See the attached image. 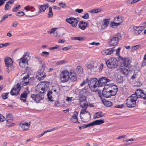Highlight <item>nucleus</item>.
Returning <instances> with one entry per match:
<instances>
[{"label": "nucleus", "instance_id": "obj_20", "mask_svg": "<svg viewBox=\"0 0 146 146\" xmlns=\"http://www.w3.org/2000/svg\"><path fill=\"white\" fill-rule=\"evenodd\" d=\"M114 48H110L103 50L102 52V54L106 56L110 55L115 51V50H114Z\"/></svg>", "mask_w": 146, "mask_h": 146}, {"label": "nucleus", "instance_id": "obj_6", "mask_svg": "<svg viewBox=\"0 0 146 146\" xmlns=\"http://www.w3.org/2000/svg\"><path fill=\"white\" fill-rule=\"evenodd\" d=\"M42 67L38 72V74L36 76V78L39 80H41L44 79L46 76L45 74L43 73L45 68L44 64H42Z\"/></svg>", "mask_w": 146, "mask_h": 146}, {"label": "nucleus", "instance_id": "obj_31", "mask_svg": "<svg viewBox=\"0 0 146 146\" xmlns=\"http://www.w3.org/2000/svg\"><path fill=\"white\" fill-rule=\"evenodd\" d=\"M40 87L41 88L40 90L42 91L40 92V93L41 94L44 93L45 91H46L48 89L47 86L45 84L41 85Z\"/></svg>", "mask_w": 146, "mask_h": 146}, {"label": "nucleus", "instance_id": "obj_27", "mask_svg": "<svg viewBox=\"0 0 146 146\" xmlns=\"http://www.w3.org/2000/svg\"><path fill=\"white\" fill-rule=\"evenodd\" d=\"M28 60L25 59L23 57L20 59L19 61V65L22 68L25 67V64L28 63Z\"/></svg>", "mask_w": 146, "mask_h": 146}, {"label": "nucleus", "instance_id": "obj_56", "mask_svg": "<svg viewBox=\"0 0 146 146\" xmlns=\"http://www.w3.org/2000/svg\"><path fill=\"white\" fill-rule=\"evenodd\" d=\"M121 49V48L120 47L119 48L117 49L116 50V55H117L118 56V58L119 59V56H120L119 55V52L120 50Z\"/></svg>", "mask_w": 146, "mask_h": 146}, {"label": "nucleus", "instance_id": "obj_62", "mask_svg": "<svg viewBox=\"0 0 146 146\" xmlns=\"http://www.w3.org/2000/svg\"><path fill=\"white\" fill-rule=\"evenodd\" d=\"M57 129V128L54 127L52 129H48L47 130L45 131V133H46L47 132H50L54 131L55 130H56Z\"/></svg>", "mask_w": 146, "mask_h": 146}, {"label": "nucleus", "instance_id": "obj_4", "mask_svg": "<svg viewBox=\"0 0 146 146\" xmlns=\"http://www.w3.org/2000/svg\"><path fill=\"white\" fill-rule=\"evenodd\" d=\"M107 66L111 69H114L117 68L118 65V61L114 58H110L106 62Z\"/></svg>", "mask_w": 146, "mask_h": 146}, {"label": "nucleus", "instance_id": "obj_42", "mask_svg": "<svg viewBox=\"0 0 146 146\" xmlns=\"http://www.w3.org/2000/svg\"><path fill=\"white\" fill-rule=\"evenodd\" d=\"M6 120H13V117L11 114H9L6 115Z\"/></svg>", "mask_w": 146, "mask_h": 146}, {"label": "nucleus", "instance_id": "obj_26", "mask_svg": "<svg viewBox=\"0 0 146 146\" xmlns=\"http://www.w3.org/2000/svg\"><path fill=\"white\" fill-rule=\"evenodd\" d=\"M21 127L23 130H27L29 129L30 126V123L25 122L21 123Z\"/></svg>", "mask_w": 146, "mask_h": 146}, {"label": "nucleus", "instance_id": "obj_10", "mask_svg": "<svg viewBox=\"0 0 146 146\" xmlns=\"http://www.w3.org/2000/svg\"><path fill=\"white\" fill-rule=\"evenodd\" d=\"M31 97L36 103H39L44 98V96L40 93L38 94H32L31 95Z\"/></svg>", "mask_w": 146, "mask_h": 146}, {"label": "nucleus", "instance_id": "obj_9", "mask_svg": "<svg viewBox=\"0 0 146 146\" xmlns=\"http://www.w3.org/2000/svg\"><path fill=\"white\" fill-rule=\"evenodd\" d=\"M86 97L84 95L81 96L79 99L80 107L82 108H87L88 103L86 101Z\"/></svg>", "mask_w": 146, "mask_h": 146}, {"label": "nucleus", "instance_id": "obj_29", "mask_svg": "<svg viewBox=\"0 0 146 146\" xmlns=\"http://www.w3.org/2000/svg\"><path fill=\"white\" fill-rule=\"evenodd\" d=\"M110 19V18H105L104 19L103 21V24L102 27L104 28H106L108 26V25L109 24V22Z\"/></svg>", "mask_w": 146, "mask_h": 146}, {"label": "nucleus", "instance_id": "obj_48", "mask_svg": "<svg viewBox=\"0 0 146 146\" xmlns=\"http://www.w3.org/2000/svg\"><path fill=\"white\" fill-rule=\"evenodd\" d=\"M84 39V38L81 37H74L72 38V39L82 40Z\"/></svg>", "mask_w": 146, "mask_h": 146}, {"label": "nucleus", "instance_id": "obj_41", "mask_svg": "<svg viewBox=\"0 0 146 146\" xmlns=\"http://www.w3.org/2000/svg\"><path fill=\"white\" fill-rule=\"evenodd\" d=\"M70 75L71 76L70 78V80L72 82H74L76 80V77L75 75H72L71 72H70Z\"/></svg>", "mask_w": 146, "mask_h": 146}, {"label": "nucleus", "instance_id": "obj_24", "mask_svg": "<svg viewBox=\"0 0 146 146\" xmlns=\"http://www.w3.org/2000/svg\"><path fill=\"white\" fill-rule=\"evenodd\" d=\"M104 122L105 121L103 120L102 119H99L93 121L90 123L91 126H92L96 125H101L104 123Z\"/></svg>", "mask_w": 146, "mask_h": 146}, {"label": "nucleus", "instance_id": "obj_19", "mask_svg": "<svg viewBox=\"0 0 146 146\" xmlns=\"http://www.w3.org/2000/svg\"><path fill=\"white\" fill-rule=\"evenodd\" d=\"M31 83L30 80L29 75L24 76L23 78V81L21 82V84H22L23 86H26Z\"/></svg>", "mask_w": 146, "mask_h": 146}, {"label": "nucleus", "instance_id": "obj_16", "mask_svg": "<svg viewBox=\"0 0 146 146\" xmlns=\"http://www.w3.org/2000/svg\"><path fill=\"white\" fill-rule=\"evenodd\" d=\"M5 62L6 67L8 68H13V66L12 65L13 61L11 58L9 57L6 58L5 59Z\"/></svg>", "mask_w": 146, "mask_h": 146}, {"label": "nucleus", "instance_id": "obj_63", "mask_svg": "<svg viewBox=\"0 0 146 146\" xmlns=\"http://www.w3.org/2000/svg\"><path fill=\"white\" fill-rule=\"evenodd\" d=\"M76 70L77 71H78L79 73L80 72H81L82 71L83 69L80 66H78L77 67Z\"/></svg>", "mask_w": 146, "mask_h": 146}, {"label": "nucleus", "instance_id": "obj_21", "mask_svg": "<svg viewBox=\"0 0 146 146\" xmlns=\"http://www.w3.org/2000/svg\"><path fill=\"white\" fill-rule=\"evenodd\" d=\"M126 105L129 108H132L134 107L136 104V102L134 101L127 99L126 100Z\"/></svg>", "mask_w": 146, "mask_h": 146}, {"label": "nucleus", "instance_id": "obj_35", "mask_svg": "<svg viewBox=\"0 0 146 146\" xmlns=\"http://www.w3.org/2000/svg\"><path fill=\"white\" fill-rule=\"evenodd\" d=\"M102 11L101 8H98L91 10L89 12L91 13H97L100 12Z\"/></svg>", "mask_w": 146, "mask_h": 146}, {"label": "nucleus", "instance_id": "obj_60", "mask_svg": "<svg viewBox=\"0 0 146 146\" xmlns=\"http://www.w3.org/2000/svg\"><path fill=\"white\" fill-rule=\"evenodd\" d=\"M83 10L82 9H77L75 10V12L80 13L83 12Z\"/></svg>", "mask_w": 146, "mask_h": 146}, {"label": "nucleus", "instance_id": "obj_61", "mask_svg": "<svg viewBox=\"0 0 146 146\" xmlns=\"http://www.w3.org/2000/svg\"><path fill=\"white\" fill-rule=\"evenodd\" d=\"M5 117L1 114H0V121L3 122L5 120Z\"/></svg>", "mask_w": 146, "mask_h": 146}, {"label": "nucleus", "instance_id": "obj_7", "mask_svg": "<svg viewBox=\"0 0 146 146\" xmlns=\"http://www.w3.org/2000/svg\"><path fill=\"white\" fill-rule=\"evenodd\" d=\"M99 82V87L102 86L103 85H104L105 87H106L107 86H110L109 84L110 80L107 78L106 77H103L100 78L99 80L98 81Z\"/></svg>", "mask_w": 146, "mask_h": 146}, {"label": "nucleus", "instance_id": "obj_37", "mask_svg": "<svg viewBox=\"0 0 146 146\" xmlns=\"http://www.w3.org/2000/svg\"><path fill=\"white\" fill-rule=\"evenodd\" d=\"M104 105L107 107H109L112 105V103L108 101H105L103 102Z\"/></svg>", "mask_w": 146, "mask_h": 146}, {"label": "nucleus", "instance_id": "obj_28", "mask_svg": "<svg viewBox=\"0 0 146 146\" xmlns=\"http://www.w3.org/2000/svg\"><path fill=\"white\" fill-rule=\"evenodd\" d=\"M123 20V18L121 16H118L114 18V21L116 22L119 23L120 25Z\"/></svg>", "mask_w": 146, "mask_h": 146}, {"label": "nucleus", "instance_id": "obj_33", "mask_svg": "<svg viewBox=\"0 0 146 146\" xmlns=\"http://www.w3.org/2000/svg\"><path fill=\"white\" fill-rule=\"evenodd\" d=\"M103 115L101 111L96 112L94 116V119H97L103 117Z\"/></svg>", "mask_w": 146, "mask_h": 146}, {"label": "nucleus", "instance_id": "obj_25", "mask_svg": "<svg viewBox=\"0 0 146 146\" xmlns=\"http://www.w3.org/2000/svg\"><path fill=\"white\" fill-rule=\"evenodd\" d=\"M29 93L28 91H25L21 95L20 99L22 102H26V98Z\"/></svg>", "mask_w": 146, "mask_h": 146}, {"label": "nucleus", "instance_id": "obj_15", "mask_svg": "<svg viewBox=\"0 0 146 146\" xmlns=\"http://www.w3.org/2000/svg\"><path fill=\"white\" fill-rule=\"evenodd\" d=\"M118 38L117 36H113L109 42V44L110 46H115L117 44L118 42Z\"/></svg>", "mask_w": 146, "mask_h": 146}, {"label": "nucleus", "instance_id": "obj_50", "mask_svg": "<svg viewBox=\"0 0 146 146\" xmlns=\"http://www.w3.org/2000/svg\"><path fill=\"white\" fill-rule=\"evenodd\" d=\"M140 46V45L138 44L132 47L131 48V51H132L139 48Z\"/></svg>", "mask_w": 146, "mask_h": 146}, {"label": "nucleus", "instance_id": "obj_23", "mask_svg": "<svg viewBox=\"0 0 146 146\" xmlns=\"http://www.w3.org/2000/svg\"><path fill=\"white\" fill-rule=\"evenodd\" d=\"M88 24L86 22L80 21L78 25V28L82 30H84L87 27Z\"/></svg>", "mask_w": 146, "mask_h": 146}, {"label": "nucleus", "instance_id": "obj_13", "mask_svg": "<svg viewBox=\"0 0 146 146\" xmlns=\"http://www.w3.org/2000/svg\"><path fill=\"white\" fill-rule=\"evenodd\" d=\"M21 90V87L19 84H17L12 89L11 91V94L13 96H17L18 94Z\"/></svg>", "mask_w": 146, "mask_h": 146}, {"label": "nucleus", "instance_id": "obj_14", "mask_svg": "<svg viewBox=\"0 0 146 146\" xmlns=\"http://www.w3.org/2000/svg\"><path fill=\"white\" fill-rule=\"evenodd\" d=\"M135 94H136L137 97L146 99V94L144 93L143 90L142 89H137L135 91Z\"/></svg>", "mask_w": 146, "mask_h": 146}, {"label": "nucleus", "instance_id": "obj_38", "mask_svg": "<svg viewBox=\"0 0 146 146\" xmlns=\"http://www.w3.org/2000/svg\"><path fill=\"white\" fill-rule=\"evenodd\" d=\"M123 77L122 76L118 75L116 79V81L117 83H120L123 81Z\"/></svg>", "mask_w": 146, "mask_h": 146}, {"label": "nucleus", "instance_id": "obj_1", "mask_svg": "<svg viewBox=\"0 0 146 146\" xmlns=\"http://www.w3.org/2000/svg\"><path fill=\"white\" fill-rule=\"evenodd\" d=\"M114 87L115 88H111V86H109L108 88L107 87V86L104 87L102 92L103 96L108 98L111 97L112 96L115 95L117 91V88L116 86Z\"/></svg>", "mask_w": 146, "mask_h": 146}, {"label": "nucleus", "instance_id": "obj_53", "mask_svg": "<svg viewBox=\"0 0 146 146\" xmlns=\"http://www.w3.org/2000/svg\"><path fill=\"white\" fill-rule=\"evenodd\" d=\"M57 29V28H53L51 29L50 31L48 32V33H50V34H52L54 33L56 31Z\"/></svg>", "mask_w": 146, "mask_h": 146}, {"label": "nucleus", "instance_id": "obj_64", "mask_svg": "<svg viewBox=\"0 0 146 146\" xmlns=\"http://www.w3.org/2000/svg\"><path fill=\"white\" fill-rule=\"evenodd\" d=\"M31 7V6L30 5L27 6L24 8V9H25L27 11H30Z\"/></svg>", "mask_w": 146, "mask_h": 146}, {"label": "nucleus", "instance_id": "obj_58", "mask_svg": "<svg viewBox=\"0 0 146 146\" xmlns=\"http://www.w3.org/2000/svg\"><path fill=\"white\" fill-rule=\"evenodd\" d=\"M65 61L64 60H61L56 62V64L57 65H61L65 63Z\"/></svg>", "mask_w": 146, "mask_h": 146}, {"label": "nucleus", "instance_id": "obj_5", "mask_svg": "<svg viewBox=\"0 0 146 146\" xmlns=\"http://www.w3.org/2000/svg\"><path fill=\"white\" fill-rule=\"evenodd\" d=\"M70 73L66 70L61 72L60 77L61 81L63 83L68 81L70 78Z\"/></svg>", "mask_w": 146, "mask_h": 146}, {"label": "nucleus", "instance_id": "obj_49", "mask_svg": "<svg viewBox=\"0 0 146 146\" xmlns=\"http://www.w3.org/2000/svg\"><path fill=\"white\" fill-rule=\"evenodd\" d=\"M9 93H4L1 95L2 98L4 99H6L8 98V95Z\"/></svg>", "mask_w": 146, "mask_h": 146}, {"label": "nucleus", "instance_id": "obj_3", "mask_svg": "<svg viewBox=\"0 0 146 146\" xmlns=\"http://www.w3.org/2000/svg\"><path fill=\"white\" fill-rule=\"evenodd\" d=\"M87 108H82L84 109L82 110L80 112V119L82 121L84 122H88L91 118L90 113L86 110Z\"/></svg>", "mask_w": 146, "mask_h": 146}, {"label": "nucleus", "instance_id": "obj_34", "mask_svg": "<svg viewBox=\"0 0 146 146\" xmlns=\"http://www.w3.org/2000/svg\"><path fill=\"white\" fill-rule=\"evenodd\" d=\"M137 96L136 95V94H133L131 95V96L128 98L127 99H129L133 101H135V102H136V101H137Z\"/></svg>", "mask_w": 146, "mask_h": 146}, {"label": "nucleus", "instance_id": "obj_52", "mask_svg": "<svg viewBox=\"0 0 146 146\" xmlns=\"http://www.w3.org/2000/svg\"><path fill=\"white\" fill-rule=\"evenodd\" d=\"M25 15V13L23 11H20L16 13V15L18 16H22Z\"/></svg>", "mask_w": 146, "mask_h": 146}, {"label": "nucleus", "instance_id": "obj_17", "mask_svg": "<svg viewBox=\"0 0 146 146\" xmlns=\"http://www.w3.org/2000/svg\"><path fill=\"white\" fill-rule=\"evenodd\" d=\"M119 71L121 72L123 74L125 75H128L129 73L131 71V69L127 67H121L119 69Z\"/></svg>", "mask_w": 146, "mask_h": 146}, {"label": "nucleus", "instance_id": "obj_46", "mask_svg": "<svg viewBox=\"0 0 146 146\" xmlns=\"http://www.w3.org/2000/svg\"><path fill=\"white\" fill-rule=\"evenodd\" d=\"M49 13L48 14V17H51L53 15V13L52 12V9L51 7H50L49 8Z\"/></svg>", "mask_w": 146, "mask_h": 146}, {"label": "nucleus", "instance_id": "obj_45", "mask_svg": "<svg viewBox=\"0 0 146 146\" xmlns=\"http://www.w3.org/2000/svg\"><path fill=\"white\" fill-rule=\"evenodd\" d=\"M52 92L51 91H49L48 92V94H47V96H48V98L49 100H50L51 101H53L52 100H51L52 97L50 95L52 94Z\"/></svg>", "mask_w": 146, "mask_h": 146}, {"label": "nucleus", "instance_id": "obj_8", "mask_svg": "<svg viewBox=\"0 0 146 146\" xmlns=\"http://www.w3.org/2000/svg\"><path fill=\"white\" fill-rule=\"evenodd\" d=\"M66 21L71 25L73 27H75L77 26L78 22V21L76 18L72 17L67 18L66 20Z\"/></svg>", "mask_w": 146, "mask_h": 146}, {"label": "nucleus", "instance_id": "obj_39", "mask_svg": "<svg viewBox=\"0 0 146 146\" xmlns=\"http://www.w3.org/2000/svg\"><path fill=\"white\" fill-rule=\"evenodd\" d=\"M7 122V126H13L15 124L13 123V121L6 120Z\"/></svg>", "mask_w": 146, "mask_h": 146}, {"label": "nucleus", "instance_id": "obj_11", "mask_svg": "<svg viewBox=\"0 0 146 146\" xmlns=\"http://www.w3.org/2000/svg\"><path fill=\"white\" fill-rule=\"evenodd\" d=\"M131 27L132 28L134 32L137 35H139L144 30V26H136L135 25H132Z\"/></svg>", "mask_w": 146, "mask_h": 146}, {"label": "nucleus", "instance_id": "obj_57", "mask_svg": "<svg viewBox=\"0 0 146 146\" xmlns=\"http://www.w3.org/2000/svg\"><path fill=\"white\" fill-rule=\"evenodd\" d=\"M89 81V80L88 78H87L86 80H84L83 81V82L81 83L80 84V86H84L86 83L87 82H88V81Z\"/></svg>", "mask_w": 146, "mask_h": 146}, {"label": "nucleus", "instance_id": "obj_2", "mask_svg": "<svg viewBox=\"0 0 146 146\" xmlns=\"http://www.w3.org/2000/svg\"><path fill=\"white\" fill-rule=\"evenodd\" d=\"M90 89L92 91L96 92L99 86L98 80L96 78H90L88 81Z\"/></svg>", "mask_w": 146, "mask_h": 146}, {"label": "nucleus", "instance_id": "obj_12", "mask_svg": "<svg viewBox=\"0 0 146 146\" xmlns=\"http://www.w3.org/2000/svg\"><path fill=\"white\" fill-rule=\"evenodd\" d=\"M119 60L125 67H127L131 62V60L127 58L119 56Z\"/></svg>", "mask_w": 146, "mask_h": 146}, {"label": "nucleus", "instance_id": "obj_36", "mask_svg": "<svg viewBox=\"0 0 146 146\" xmlns=\"http://www.w3.org/2000/svg\"><path fill=\"white\" fill-rule=\"evenodd\" d=\"M23 57H24L25 59H26L28 61H29L30 60L31 58L29 53L28 52H25Z\"/></svg>", "mask_w": 146, "mask_h": 146}, {"label": "nucleus", "instance_id": "obj_18", "mask_svg": "<svg viewBox=\"0 0 146 146\" xmlns=\"http://www.w3.org/2000/svg\"><path fill=\"white\" fill-rule=\"evenodd\" d=\"M86 67L88 71L90 72H95L97 71V66L95 65L94 64H88L87 65Z\"/></svg>", "mask_w": 146, "mask_h": 146}, {"label": "nucleus", "instance_id": "obj_32", "mask_svg": "<svg viewBox=\"0 0 146 146\" xmlns=\"http://www.w3.org/2000/svg\"><path fill=\"white\" fill-rule=\"evenodd\" d=\"M65 30L63 28H61L59 29L56 33L57 35H64L65 34Z\"/></svg>", "mask_w": 146, "mask_h": 146}, {"label": "nucleus", "instance_id": "obj_43", "mask_svg": "<svg viewBox=\"0 0 146 146\" xmlns=\"http://www.w3.org/2000/svg\"><path fill=\"white\" fill-rule=\"evenodd\" d=\"M91 125L90 123L87 124L86 125H84L81 126H79L78 128L80 130H81L82 129L86 128L89 127L91 126Z\"/></svg>", "mask_w": 146, "mask_h": 146}, {"label": "nucleus", "instance_id": "obj_40", "mask_svg": "<svg viewBox=\"0 0 146 146\" xmlns=\"http://www.w3.org/2000/svg\"><path fill=\"white\" fill-rule=\"evenodd\" d=\"M49 53L48 52L43 51L41 54V55L44 58H47L48 56Z\"/></svg>", "mask_w": 146, "mask_h": 146}, {"label": "nucleus", "instance_id": "obj_44", "mask_svg": "<svg viewBox=\"0 0 146 146\" xmlns=\"http://www.w3.org/2000/svg\"><path fill=\"white\" fill-rule=\"evenodd\" d=\"M119 25V23H117L114 21L111 22L110 25V26L111 27L117 26Z\"/></svg>", "mask_w": 146, "mask_h": 146}, {"label": "nucleus", "instance_id": "obj_54", "mask_svg": "<svg viewBox=\"0 0 146 146\" xmlns=\"http://www.w3.org/2000/svg\"><path fill=\"white\" fill-rule=\"evenodd\" d=\"M8 15H4L2 17L0 21V23H1L3 21H4L5 19L8 18Z\"/></svg>", "mask_w": 146, "mask_h": 146}, {"label": "nucleus", "instance_id": "obj_22", "mask_svg": "<svg viewBox=\"0 0 146 146\" xmlns=\"http://www.w3.org/2000/svg\"><path fill=\"white\" fill-rule=\"evenodd\" d=\"M78 112L75 111L74 112V114L72 117L71 119L72 122L77 123H80L78 119Z\"/></svg>", "mask_w": 146, "mask_h": 146}, {"label": "nucleus", "instance_id": "obj_55", "mask_svg": "<svg viewBox=\"0 0 146 146\" xmlns=\"http://www.w3.org/2000/svg\"><path fill=\"white\" fill-rule=\"evenodd\" d=\"M89 14L87 13H85L84 15L82 16V17L85 19H87L89 18Z\"/></svg>", "mask_w": 146, "mask_h": 146}, {"label": "nucleus", "instance_id": "obj_47", "mask_svg": "<svg viewBox=\"0 0 146 146\" xmlns=\"http://www.w3.org/2000/svg\"><path fill=\"white\" fill-rule=\"evenodd\" d=\"M10 44V43L7 42L4 44L0 43V48L7 47Z\"/></svg>", "mask_w": 146, "mask_h": 146}, {"label": "nucleus", "instance_id": "obj_51", "mask_svg": "<svg viewBox=\"0 0 146 146\" xmlns=\"http://www.w3.org/2000/svg\"><path fill=\"white\" fill-rule=\"evenodd\" d=\"M20 7L21 6L20 5H16L15 7L13 8L12 11L14 12H17L18 11V8Z\"/></svg>", "mask_w": 146, "mask_h": 146}, {"label": "nucleus", "instance_id": "obj_59", "mask_svg": "<svg viewBox=\"0 0 146 146\" xmlns=\"http://www.w3.org/2000/svg\"><path fill=\"white\" fill-rule=\"evenodd\" d=\"M59 5L63 8H65L66 7V4L62 2L59 3Z\"/></svg>", "mask_w": 146, "mask_h": 146}, {"label": "nucleus", "instance_id": "obj_30", "mask_svg": "<svg viewBox=\"0 0 146 146\" xmlns=\"http://www.w3.org/2000/svg\"><path fill=\"white\" fill-rule=\"evenodd\" d=\"M48 4L40 5L39 7V13L44 11L48 7Z\"/></svg>", "mask_w": 146, "mask_h": 146}]
</instances>
